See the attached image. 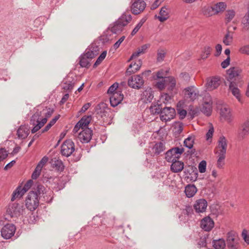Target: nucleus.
Instances as JSON below:
<instances>
[{"label":"nucleus","instance_id":"774afa93","mask_svg":"<svg viewBox=\"0 0 249 249\" xmlns=\"http://www.w3.org/2000/svg\"><path fill=\"white\" fill-rule=\"evenodd\" d=\"M242 236L245 241V242L247 244H249V236L248 235V231L244 229L242 232Z\"/></svg>","mask_w":249,"mask_h":249},{"label":"nucleus","instance_id":"7c9ffc66","mask_svg":"<svg viewBox=\"0 0 249 249\" xmlns=\"http://www.w3.org/2000/svg\"><path fill=\"white\" fill-rule=\"evenodd\" d=\"M91 120V116H84L78 122V125L82 127V129L88 128L89 124Z\"/></svg>","mask_w":249,"mask_h":249},{"label":"nucleus","instance_id":"ddd939ff","mask_svg":"<svg viewBox=\"0 0 249 249\" xmlns=\"http://www.w3.org/2000/svg\"><path fill=\"white\" fill-rule=\"evenodd\" d=\"M16 230V228L14 224H6L1 230V235L4 239H9L14 235Z\"/></svg>","mask_w":249,"mask_h":249},{"label":"nucleus","instance_id":"0eeeda50","mask_svg":"<svg viewBox=\"0 0 249 249\" xmlns=\"http://www.w3.org/2000/svg\"><path fill=\"white\" fill-rule=\"evenodd\" d=\"M226 245L229 249H238L240 247V238L234 231L227 233Z\"/></svg>","mask_w":249,"mask_h":249},{"label":"nucleus","instance_id":"412c9836","mask_svg":"<svg viewBox=\"0 0 249 249\" xmlns=\"http://www.w3.org/2000/svg\"><path fill=\"white\" fill-rule=\"evenodd\" d=\"M142 65V61L141 59L137 62H132L126 71V75H130L140 70Z\"/></svg>","mask_w":249,"mask_h":249},{"label":"nucleus","instance_id":"39448f33","mask_svg":"<svg viewBox=\"0 0 249 249\" xmlns=\"http://www.w3.org/2000/svg\"><path fill=\"white\" fill-rule=\"evenodd\" d=\"M41 111H36L31 117L30 124L34 127L31 130L34 134L38 131L46 123V118H41Z\"/></svg>","mask_w":249,"mask_h":249},{"label":"nucleus","instance_id":"9b49d317","mask_svg":"<svg viewBox=\"0 0 249 249\" xmlns=\"http://www.w3.org/2000/svg\"><path fill=\"white\" fill-rule=\"evenodd\" d=\"M110 111V108L108 107L107 104L104 102H101L97 105L95 107V112L96 115L101 117L104 120V117H107L109 115V113Z\"/></svg>","mask_w":249,"mask_h":249},{"label":"nucleus","instance_id":"13d9d810","mask_svg":"<svg viewBox=\"0 0 249 249\" xmlns=\"http://www.w3.org/2000/svg\"><path fill=\"white\" fill-rule=\"evenodd\" d=\"M207 162L205 160H203L200 162L198 164V170L200 173H204L206 171Z\"/></svg>","mask_w":249,"mask_h":249},{"label":"nucleus","instance_id":"1a4fd4ad","mask_svg":"<svg viewBox=\"0 0 249 249\" xmlns=\"http://www.w3.org/2000/svg\"><path fill=\"white\" fill-rule=\"evenodd\" d=\"M127 84L131 88L140 89L143 86L144 80L141 74L135 75L128 79Z\"/></svg>","mask_w":249,"mask_h":249},{"label":"nucleus","instance_id":"864d4df0","mask_svg":"<svg viewBox=\"0 0 249 249\" xmlns=\"http://www.w3.org/2000/svg\"><path fill=\"white\" fill-rule=\"evenodd\" d=\"M173 150L174 154H175L176 157H174V158L179 159L180 157V155L184 151L183 148H179L178 147H175L172 148Z\"/></svg>","mask_w":249,"mask_h":249},{"label":"nucleus","instance_id":"e433bc0d","mask_svg":"<svg viewBox=\"0 0 249 249\" xmlns=\"http://www.w3.org/2000/svg\"><path fill=\"white\" fill-rule=\"evenodd\" d=\"M183 124L182 122H175L173 125V132L175 136L179 135L183 131Z\"/></svg>","mask_w":249,"mask_h":249},{"label":"nucleus","instance_id":"338daca9","mask_svg":"<svg viewBox=\"0 0 249 249\" xmlns=\"http://www.w3.org/2000/svg\"><path fill=\"white\" fill-rule=\"evenodd\" d=\"M239 52L242 54L249 55V45H245L239 49Z\"/></svg>","mask_w":249,"mask_h":249},{"label":"nucleus","instance_id":"c756f323","mask_svg":"<svg viewBox=\"0 0 249 249\" xmlns=\"http://www.w3.org/2000/svg\"><path fill=\"white\" fill-rule=\"evenodd\" d=\"M197 189L194 184H188L185 188L184 192L187 197H193L196 193Z\"/></svg>","mask_w":249,"mask_h":249},{"label":"nucleus","instance_id":"6ab92c4d","mask_svg":"<svg viewBox=\"0 0 249 249\" xmlns=\"http://www.w3.org/2000/svg\"><path fill=\"white\" fill-rule=\"evenodd\" d=\"M11 216L18 217L22 214L23 206H20L18 203H14L9 208Z\"/></svg>","mask_w":249,"mask_h":249},{"label":"nucleus","instance_id":"7ed1b4c3","mask_svg":"<svg viewBox=\"0 0 249 249\" xmlns=\"http://www.w3.org/2000/svg\"><path fill=\"white\" fill-rule=\"evenodd\" d=\"M242 72V70L239 67H231L227 71V74H228V80L230 82L229 84V91L231 92V93H239L240 90L238 88L237 85L236 83L232 81V80L238 77Z\"/></svg>","mask_w":249,"mask_h":249},{"label":"nucleus","instance_id":"79ce46f5","mask_svg":"<svg viewBox=\"0 0 249 249\" xmlns=\"http://www.w3.org/2000/svg\"><path fill=\"white\" fill-rule=\"evenodd\" d=\"M60 115L55 116L50 122L45 126V127L41 130V133L47 132L51 127L53 125L56 121L59 119Z\"/></svg>","mask_w":249,"mask_h":249},{"label":"nucleus","instance_id":"cd10ccee","mask_svg":"<svg viewBox=\"0 0 249 249\" xmlns=\"http://www.w3.org/2000/svg\"><path fill=\"white\" fill-rule=\"evenodd\" d=\"M220 114L221 117L227 121H230L231 118V109L227 106H224L223 107L220 108Z\"/></svg>","mask_w":249,"mask_h":249},{"label":"nucleus","instance_id":"f8f14e48","mask_svg":"<svg viewBox=\"0 0 249 249\" xmlns=\"http://www.w3.org/2000/svg\"><path fill=\"white\" fill-rule=\"evenodd\" d=\"M131 0V11L134 15L142 13L145 8L146 3L143 0Z\"/></svg>","mask_w":249,"mask_h":249},{"label":"nucleus","instance_id":"423d86ee","mask_svg":"<svg viewBox=\"0 0 249 249\" xmlns=\"http://www.w3.org/2000/svg\"><path fill=\"white\" fill-rule=\"evenodd\" d=\"M36 189L38 193L39 200L44 202L51 203L53 199V193L52 191L47 192L45 187L40 184H36Z\"/></svg>","mask_w":249,"mask_h":249},{"label":"nucleus","instance_id":"603ef678","mask_svg":"<svg viewBox=\"0 0 249 249\" xmlns=\"http://www.w3.org/2000/svg\"><path fill=\"white\" fill-rule=\"evenodd\" d=\"M194 143V139L190 136L188 137L184 141V145L189 149L193 148Z\"/></svg>","mask_w":249,"mask_h":249},{"label":"nucleus","instance_id":"f257e3e1","mask_svg":"<svg viewBox=\"0 0 249 249\" xmlns=\"http://www.w3.org/2000/svg\"><path fill=\"white\" fill-rule=\"evenodd\" d=\"M60 153L62 156L66 157L72 155L76 161L79 160L82 157L81 151L75 148L74 143L70 139L66 140L63 142Z\"/></svg>","mask_w":249,"mask_h":249},{"label":"nucleus","instance_id":"c85d7f7f","mask_svg":"<svg viewBox=\"0 0 249 249\" xmlns=\"http://www.w3.org/2000/svg\"><path fill=\"white\" fill-rule=\"evenodd\" d=\"M212 104L213 101L209 99V102H205V104H202L201 108V112L207 116L211 115L212 112Z\"/></svg>","mask_w":249,"mask_h":249},{"label":"nucleus","instance_id":"de8ad7c7","mask_svg":"<svg viewBox=\"0 0 249 249\" xmlns=\"http://www.w3.org/2000/svg\"><path fill=\"white\" fill-rule=\"evenodd\" d=\"M174 157L176 156L174 154L173 150L172 148L168 150L165 153V159L169 162H171V161H173V160L177 159L174 158Z\"/></svg>","mask_w":249,"mask_h":249},{"label":"nucleus","instance_id":"09e8293b","mask_svg":"<svg viewBox=\"0 0 249 249\" xmlns=\"http://www.w3.org/2000/svg\"><path fill=\"white\" fill-rule=\"evenodd\" d=\"M118 88V83L115 82L109 87L106 93H119Z\"/></svg>","mask_w":249,"mask_h":249},{"label":"nucleus","instance_id":"a211bd4d","mask_svg":"<svg viewBox=\"0 0 249 249\" xmlns=\"http://www.w3.org/2000/svg\"><path fill=\"white\" fill-rule=\"evenodd\" d=\"M185 175H192L190 177V180L195 181L198 177V171L196 167L194 165H188L186 166L184 171Z\"/></svg>","mask_w":249,"mask_h":249},{"label":"nucleus","instance_id":"a19ab883","mask_svg":"<svg viewBox=\"0 0 249 249\" xmlns=\"http://www.w3.org/2000/svg\"><path fill=\"white\" fill-rule=\"evenodd\" d=\"M233 41V33H231L229 31H227L225 35L223 43L226 46L230 45Z\"/></svg>","mask_w":249,"mask_h":249},{"label":"nucleus","instance_id":"4468645a","mask_svg":"<svg viewBox=\"0 0 249 249\" xmlns=\"http://www.w3.org/2000/svg\"><path fill=\"white\" fill-rule=\"evenodd\" d=\"M92 135L91 128H86L79 133L78 138L82 143H88L91 139Z\"/></svg>","mask_w":249,"mask_h":249},{"label":"nucleus","instance_id":"2eb2a0df","mask_svg":"<svg viewBox=\"0 0 249 249\" xmlns=\"http://www.w3.org/2000/svg\"><path fill=\"white\" fill-rule=\"evenodd\" d=\"M213 220L209 216L204 217L200 222V227L205 231H209L214 227Z\"/></svg>","mask_w":249,"mask_h":249},{"label":"nucleus","instance_id":"9d476101","mask_svg":"<svg viewBox=\"0 0 249 249\" xmlns=\"http://www.w3.org/2000/svg\"><path fill=\"white\" fill-rule=\"evenodd\" d=\"M176 115V112L174 108L164 107L160 117L161 121L167 122L174 119Z\"/></svg>","mask_w":249,"mask_h":249},{"label":"nucleus","instance_id":"6e6d98bb","mask_svg":"<svg viewBox=\"0 0 249 249\" xmlns=\"http://www.w3.org/2000/svg\"><path fill=\"white\" fill-rule=\"evenodd\" d=\"M49 158L47 156H44L41 160H40V161L38 163L37 165H36V167L37 168V169H39L40 170H42V168L45 165V164L48 161Z\"/></svg>","mask_w":249,"mask_h":249},{"label":"nucleus","instance_id":"f3484780","mask_svg":"<svg viewBox=\"0 0 249 249\" xmlns=\"http://www.w3.org/2000/svg\"><path fill=\"white\" fill-rule=\"evenodd\" d=\"M207 205V201L205 199L201 198L195 201L194 208L196 213H203L206 211Z\"/></svg>","mask_w":249,"mask_h":249},{"label":"nucleus","instance_id":"393cba45","mask_svg":"<svg viewBox=\"0 0 249 249\" xmlns=\"http://www.w3.org/2000/svg\"><path fill=\"white\" fill-rule=\"evenodd\" d=\"M124 99V94H111L109 97L110 104L112 107L117 106Z\"/></svg>","mask_w":249,"mask_h":249},{"label":"nucleus","instance_id":"37998d69","mask_svg":"<svg viewBox=\"0 0 249 249\" xmlns=\"http://www.w3.org/2000/svg\"><path fill=\"white\" fill-rule=\"evenodd\" d=\"M183 103V102L179 101L177 105V109L178 114L179 115V119L180 120L183 119L187 114L186 110L181 108V105Z\"/></svg>","mask_w":249,"mask_h":249},{"label":"nucleus","instance_id":"4d7b16f0","mask_svg":"<svg viewBox=\"0 0 249 249\" xmlns=\"http://www.w3.org/2000/svg\"><path fill=\"white\" fill-rule=\"evenodd\" d=\"M235 12L233 10H229L227 11L226 15V19L228 22H230L234 17Z\"/></svg>","mask_w":249,"mask_h":249},{"label":"nucleus","instance_id":"58836bf2","mask_svg":"<svg viewBox=\"0 0 249 249\" xmlns=\"http://www.w3.org/2000/svg\"><path fill=\"white\" fill-rule=\"evenodd\" d=\"M214 8L216 15L220 12H224L227 7V4L224 2H219L214 5Z\"/></svg>","mask_w":249,"mask_h":249},{"label":"nucleus","instance_id":"0e129e2a","mask_svg":"<svg viewBox=\"0 0 249 249\" xmlns=\"http://www.w3.org/2000/svg\"><path fill=\"white\" fill-rule=\"evenodd\" d=\"M193 211L191 206L187 205L185 206V209L183 210V213L184 214H186L188 216H191L192 214L193 213Z\"/></svg>","mask_w":249,"mask_h":249},{"label":"nucleus","instance_id":"69168bd1","mask_svg":"<svg viewBox=\"0 0 249 249\" xmlns=\"http://www.w3.org/2000/svg\"><path fill=\"white\" fill-rule=\"evenodd\" d=\"M33 184L34 181L32 179H29L28 180L22 187L24 191H25L26 192L28 191L29 189L33 185Z\"/></svg>","mask_w":249,"mask_h":249},{"label":"nucleus","instance_id":"b1692460","mask_svg":"<svg viewBox=\"0 0 249 249\" xmlns=\"http://www.w3.org/2000/svg\"><path fill=\"white\" fill-rule=\"evenodd\" d=\"M178 159H176L173 161H171L172 162L171 165V170L173 173H179L181 172L184 168V163L182 161L178 160Z\"/></svg>","mask_w":249,"mask_h":249},{"label":"nucleus","instance_id":"dca6fc26","mask_svg":"<svg viewBox=\"0 0 249 249\" xmlns=\"http://www.w3.org/2000/svg\"><path fill=\"white\" fill-rule=\"evenodd\" d=\"M227 146V140L225 137L224 136H220L217 142V146L216 147L218 150L216 152V153L226 155Z\"/></svg>","mask_w":249,"mask_h":249},{"label":"nucleus","instance_id":"680f3d73","mask_svg":"<svg viewBox=\"0 0 249 249\" xmlns=\"http://www.w3.org/2000/svg\"><path fill=\"white\" fill-rule=\"evenodd\" d=\"M83 54L89 59H91L96 56V54H94V53H92L91 51H90L89 48L86 49L85 53Z\"/></svg>","mask_w":249,"mask_h":249},{"label":"nucleus","instance_id":"a18cd8bd","mask_svg":"<svg viewBox=\"0 0 249 249\" xmlns=\"http://www.w3.org/2000/svg\"><path fill=\"white\" fill-rule=\"evenodd\" d=\"M218 159L217 160V167L219 169H222L225 164L224 160L226 158V155L223 154H218Z\"/></svg>","mask_w":249,"mask_h":249},{"label":"nucleus","instance_id":"5701e85b","mask_svg":"<svg viewBox=\"0 0 249 249\" xmlns=\"http://www.w3.org/2000/svg\"><path fill=\"white\" fill-rule=\"evenodd\" d=\"M149 109L152 114H160V116L163 109V107H162V105L160 102L158 101L156 103H152Z\"/></svg>","mask_w":249,"mask_h":249},{"label":"nucleus","instance_id":"20e7f679","mask_svg":"<svg viewBox=\"0 0 249 249\" xmlns=\"http://www.w3.org/2000/svg\"><path fill=\"white\" fill-rule=\"evenodd\" d=\"M132 19V16L130 14L124 13L114 22L113 26L111 27V32L113 34H118L120 33L124 27L130 22Z\"/></svg>","mask_w":249,"mask_h":249},{"label":"nucleus","instance_id":"c9c22d12","mask_svg":"<svg viewBox=\"0 0 249 249\" xmlns=\"http://www.w3.org/2000/svg\"><path fill=\"white\" fill-rule=\"evenodd\" d=\"M202 14L206 17H212L216 15L213 6H206L203 7L202 9Z\"/></svg>","mask_w":249,"mask_h":249},{"label":"nucleus","instance_id":"c03bdc74","mask_svg":"<svg viewBox=\"0 0 249 249\" xmlns=\"http://www.w3.org/2000/svg\"><path fill=\"white\" fill-rule=\"evenodd\" d=\"M249 134V130L241 126L238 132V138L239 140H243Z\"/></svg>","mask_w":249,"mask_h":249},{"label":"nucleus","instance_id":"6e6552de","mask_svg":"<svg viewBox=\"0 0 249 249\" xmlns=\"http://www.w3.org/2000/svg\"><path fill=\"white\" fill-rule=\"evenodd\" d=\"M76 83L77 79L69 75L64 79L60 86L64 92L69 93L74 91V87Z\"/></svg>","mask_w":249,"mask_h":249},{"label":"nucleus","instance_id":"4c0bfd02","mask_svg":"<svg viewBox=\"0 0 249 249\" xmlns=\"http://www.w3.org/2000/svg\"><path fill=\"white\" fill-rule=\"evenodd\" d=\"M79 64L81 67L89 68L90 65V61L84 54H81L79 57Z\"/></svg>","mask_w":249,"mask_h":249},{"label":"nucleus","instance_id":"5fc2aeb1","mask_svg":"<svg viewBox=\"0 0 249 249\" xmlns=\"http://www.w3.org/2000/svg\"><path fill=\"white\" fill-rule=\"evenodd\" d=\"M179 78L185 84H187L190 80V76L189 73L184 72L179 74Z\"/></svg>","mask_w":249,"mask_h":249},{"label":"nucleus","instance_id":"f03ea898","mask_svg":"<svg viewBox=\"0 0 249 249\" xmlns=\"http://www.w3.org/2000/svg\"><path fill=\"white\" fill-rule=\"evenodd\" d=\"M32 189L28 193L25 200V206L30 211H34L36 210L39 203L38 195L36 189V184H35Z\"/></svg>","mask_w":249,"mask_h":249},{"label":"nucleus","instance_id":"2f4dec72","mask_svg":"<svg viewBox=\"0 0 249 249\" xmlns=\"http://www.w3.org/2000/svg\"><path fill=\"white\" fill-rule=\"evenodd\" d=\"M226 245L225 240L223 238L213 240V246L214 249H224Z\"/></svg>","mask_w":249,"mask_h":249},{"label":"nucleus","instance_id":"f704fd0d","mask_svg":"<svg viewBox=\"0 0 249 249\" xmlns=\"http://www.w3.org/2000/svg\"><path fill=\"white\" fill-rule=\"evenodd\" d=\"M26 192L23 189L22 187L18 186L17 189L14 191L11 197V201H13L16 198H21L24 195Z\"/></svg>","mask_w":249,"mask_h":249},{"label":"nucleus","instance_id":"e2e57ef3","mask_svg":"<svg viewBox=\"0 0 249 249\" xmlns=\"http://www.w3.org/2000/svg\"><path fill=\"white\" fill-rule=\"evenodd\" d=\"M142 99L145 103H151L154 98V94H143Z\"/></svg>","mask_w":249,"mask_h":249},{"label":"nucleus","instance_id":"473e14b6","mask_svg":"<svg viewBox=\"0 0 249 249\" xmlns=\"http://www.w3.org/2000/svg\"><path fill=\"white\" fill-rule=\"evenodd\" d=\"M52 163L53 167L57 171L62 172L64 170V165L61 160L55 158L52 160Z\"/></svg>","mask_w":249,"mask_h":249},{"label":"nucleus","instance_id":"72a5a7b5","mask_svg":"<svg viewBox=\"0 0 249 249\" xmlns=\"http://www.w3.org/2000/svg\"><path fill=\"white\" fill-rule=\"evenodd\" d=\"M159 16L157 18L161 22L166 20L169 18V13L167 11V8L165 6L162 7L159 13Z\"/></svg>","mask_w":249,"mask_h":249},{"label":"nucleus","instance_id":"bb28decb","mask_svg":"<svg viewBox=\"0 0 249 249\" xmlns=\"http://www.w3.org/2000/svg\"><path fill=\"white\" fill-rule=\"evenodd\" d=\"M155 155H159L165 150V144L161 142H156L152 148Z\"/></svg>","mask_w":249,"mask_h":249},{"label":"nucleus","instance_id":"8fccbe9b","mask_svg":"<svg viewBox=\"0 0 249 249\" xmlns=\"http://www.w3.org/2000/svg\"><path fill=\"white\" fill-rule=\"evenodd\" d=\"M107 52L106 51H103L99 56L96 59L95 62L93 64V67L96 68L98 65L100 64L102 61L105 58Z\"/></svg>","mask_w":249,"mask_h":249},{"label":"nucleus","instance_id":"bf43d9fd","mask_svg":"<svg viewBox=\"0 0 249 249\" xmlns=\"http://www.w3.org/2000/svg\"><path fill=\"white\" fill-rule=\"evenodd\" d=\"M155 86L156 88L159 89L160 91H161L163 89H164L165 88L164 78L162 79V80L161 81L157 82L155 84Z\"/></svg>","mask_w":249,"mask_h":249},{"label":"nucleus","instance_id":"aec40b11","mask_svg":"<svg viewBox=\"0 0 249 249\" xmlns=\"http://www.w3.org/2000/svg\"><path fill=\"white\" fill-rule=\"evenodd\" d=\"M165 88L169 92L173 91L176 88L177 81L175 77L172 76L164 77Z\"/></svg>","mask_w":249,"mask_h":249},{"label":"nucleus","instance_id":"ea45409f","mask_svg":"<svg viewBox=\"0 0 249 249\" xmlns=\"http://www.w3.org/2000/svg\"><path fill=\"white\" fill-rule=\"evenodd\" d=\"M241 24L243 30L248 31L249 29V10L242 18Z\"/></svg>","mask_w":249,"mask_h":249},{"label":"nucleus","instance_id":"a878e982","mask_svg":"<svg viewBox=\"0 0 249 249\" xmlns=\"http://www.w3.org/2000/svg\"><path fill=\"white\" fill-rule=\"evenodd\" d=\"M30 133V131L27 126L21 125L17 130V135L19 139H24L26 138Z\"/></svg>","mask_w":249,"mask_h":249},{"label":"nucleus","instance_id":"052dcab7","mask_svg":"<svg viewBox=\"0 0 249 249\" xmlns=\"http://www.w3.org/2000/svg\"><path fill=\"white\" fill-rule=\"evenodd\" d=\"M8 156V153L4 148H0V161H3Z\"/></svg>","mask_w":249,"mask_h":249},{"label":"nucleus","instance_id":"4be33fe9","mask_svg":"<svg viewBox=\"0 0 249 249\" xmlns=\"http://www.w3.org/2000/svg\"><path fill=\"white\" fill-rule=\"evenodd\" d=\"M220 85L219 79L217 77L208 78L206 84V89L211 91L216 89Z\"/></svg>","mask_w":249,"mask_h":249},{"label":"nucleus","instance_id":"49530a36","mask_svg":"<svg viewBox=\"0 0 249 249\" xmlns=\"http://www.w3.org/2000/svg\"><path fill=\"white\" fill-rule=\"evenodd\" d=\"M212 50V49L210 46L204 47L201 54V58L204 60L208 57L209 55L211 54Z\"/></svg>","mask_w":249,"mask_h":249},{"label":"nucleus","instance_id":"3c124183","mask_svg":"<svg viewBox=\"0 0 249 249\" xmlns=\"http://www.w3.org/2000/svg\"><path fill=\"white\" fill-rule=\"evenodd\" d=\"M183 92L184 93H199V91L195 86H191L185 88Z\"/></svg>","mask_w":249,"mask_h":249}]
</instances>
